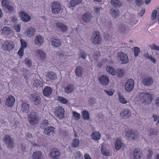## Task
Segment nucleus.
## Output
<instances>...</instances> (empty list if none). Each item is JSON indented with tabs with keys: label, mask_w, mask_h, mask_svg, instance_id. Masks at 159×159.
<instances>
[{
	"label": "nucleus",
	"mask_w": 159,
	"mask_h": 159,
	"mask_svg": "<svg viewBox=\"0 0 159 159\" xmlns=\"http://www.w3.org/2000/svg\"><path fill=\"white\" fill-rule=\"evenodd\" d=\"M82 116L84 119L88 120L89 118V113L87 111L84 110L83 111L82 113Z\"/></svg>",
	"instance_id": "nucleus-37"
},
{
	"label": "nucleus",
	"mask_w": 159,
	"mask_h": 159,
	"mask_svg": "<svg viewBox=\"0 0 159 159\" xmlns=\"http://www.w3.org/2000/svg\"><path fill=\"white\" fill-rule=\"evenodd\" d=\"M140 50L139 48L137 47H135L134 48V56L135 57H137L139 53L140 52Z\"/></svg>",
	"instance_id": "nucleus-49"
},
{
	"label": "nucleus",
	"mask_w": 159,
	"mask_h": 159,
	"mask_svg": "<svg viewBox=\"0 0 159 159\" xmlns=\"http://www.w3.org/2000/svg\"><path fill=\"white\" fill-rule=\"evenodd\" d=\"M2 33L5 34H10L11 31V29L8 27H4L2 30Z\"/></svg>",
	"instance_id": "nucleus-35"
},
{
	"label": "nucleus",
	"mask_w": 159,
	"mask_h": 159,
	"mask_svg": "<svg viewBox=\"0 0 159 159\" xmlns=\"http://www.w3.org/2000/svg\"><path fill=\"white\" fill-rule=\"evenodd\" d=\"M126 30L125 26V25L121 24L118 27V31L120 33L124 32Z\"/></svg>",
	"instance_id": "nucleus-42"
},
{
	"label": "nucleus",
	"mask_w": 159,
	"mask_h": 159,
	"mask_svg": "<svg viewBox=\"0 0 159 159\" xmlns=\"http://www.w3.org/2000/svg\"><path fill=\"white\" fill-rule=\"evenodd\" d=\"M139 134L136 131H133L132 134L133 139H137L138 137Z\"/></svg>",
	"instance_id": "nucleus-47"
},
{
	"label": "nucleus",
	"mask_w": 159,
	"mask_h": 159,
	"mask_svg": "<svg viewBox=\"0 0 159 159\" xmlns=\"http://www.w3.org/2000/svg\"><path fill=\"white\" fill-rule=\"evenodd\" d=\"M58 100L61 102L66 104L68 102L67 100L64 98L61 97H58Z\"/></svg>",
	"instance_id": "nucleus-46"
},
{
	"label": "nucleus",
	"mask_w": 159,
	"mask_h": 159,
	"mask_svg": "<svg viewBox=\"0 0 159 159\" xmlns=\"http://www.w3.org/2000/svg\"><path fill=\"white\" fill-rule=\"evenodd\" d=\"M152 117L154 118V121H156L157 120V123L159 124V116L157 115L154 114L152 115Z\"/></svg>",
	"instance_id": "nucleus-58"
},
{
	"label": "nucleus",
	"mask_w": 159,
	"mask_h": 159,
	"mask_svg": "<svg viewBox=\"0 0 159 159\" xmlns=\"http://www.w3.org/2000/svg\"><path fill=\"white\" fill-rule=\"evenodd\" d=\"M82 67L81 66H77L75 70V72L76 76L79 77L82 75Z\"/></svg>",
	"instance_id": "nucleus-34"
},
{
	"label": "nucleus",
	"mask_w": 159,
	"mask_h": 159,
	"mask_svg": "<svg viewBox=\"0 0 159 159\" xmlns=\"http://www.w3.org/2000/svg\"><path fill=\"white\" fill-rule=\"evenodd\" d=\"M80 141L78 139H75L72 143V147L74 148L77 147L79 145Z\"/></svg>",
	"instance_id": "nucleus-44"
},
{
	"label": "nucleus",
	"mask_w": 159,
	"mask_h": 159,
	"mask_svg": "<svg viewBox=\"0 0 159 159\" xmlns=\"http://www.w3.org/2000/svg\"><path fill=\"white\" fill-rule=\"evenodd\" d=\"M50 42L52 45L56 48L59 47L61 45V42L58 39L52 38L50 39Z\"/></svg>",
	"instance_id": "nucleus-18"
},
{
	"label": "nucleus",
	"mask_w": 159,
	"mask_h": 159,
	"mask_svg": "<svg viewBox=\"0 0 159 159\" xmlns=\"http://www.w3.org/2000/svg\"><path fill=\"white\" fill-rule=\"evenodd\" d=\"M101 41V37L100 33L97 31L94 32L91 37V42L95 44H99Z\"/></svg>",
	"instance_id": "nucleus-3"
},
{
	"label": "nucleus",
	"mask_w": 159,
	"mask_h": 159,
	"mask_svg": "<svg viewBox=\"0 0 159 159\" xmlns=\"http://www.w3.org/2000/svg\"><path fill=\"white\" fill-rule=\"evenodd\" d=\"M52 11L53 13H59L61 9L60 3L58 2H53L52 4Z\"/></svg>",
	"instance_id": "nucleus-8"
},
{
	"label": "nucleus",
	"mask_w": 159,
	"mask_h": 159,
	"mask_svg": "<svg viewBox=\"0 0 159 159\" xmlns=\"http://www.w3.org/2000/svg\"><path fill=\"white\" fill-rule=\"evenodd\" d=\"M110 3L112 7H119L122 6V4L118 0H111Z\"/></svg>",
	"instance_id": "nucleus-24"
},
{
	"label": "nucleus",
	"mask_w": 159,
	"mask_h": 159,
	"mask_svg": "<svg viewBox=\"0 0 159 159\" xmlns=\"http://www.w3.org/2000/svg\"><path fill=\"white\" fill-rule=\"evenodd\" d=\"M145 11V9H143L141 10V11L138 13L139 16L142 17L144 14Z\"/></svg>",
	"instance_id": "nucleus-63"
},
{
	"label": "nucleus",
	"mask_w": 159,
	"mask_h": 159,
	"mask_svg": "<svg viewBox=\"0 0 159 159\" xmlns=\"http://www.w3.org/2000/svg\"><path fill=\"white\" fill-rule=\"evenodd\" d=\"M79 56L82 58L85 59L87 57L86 54L83 51H82L80 53Z\"/></svg>",
	"instance_id": "nucleus-50"
},
{
	"label": "nucleus",
	"mask_w": 159,
	"mask_h": 159,
	"mask_svg": "<svg viewBox=\"0 0 159 159\" xmlns=\"http://www.w3.org/2000/svg\"><path fill=\"white\" fill-rule=\"evenodd\" d=\"M101 135L98 131H95L93 132L91 134L92 139L95 141L98 140L101 138Z\"/></svg>",
	"instance_id": "nucleus-27"
},
{
	"label": "nucleus",
	"mask_w": 159,
	"mask_h": 159,
	"mask_svg": "<svg viewBox=\"0 0 159 159\" xmlns=\"http://www.w3.org/2000/svg\"><path fill=\"white\" fill-rule=\"evenodd\" d=\"M42 153L40 151H37L33 153L32 155V159H41Z\"/></svg>",
	"instance_id": "nucleus-30"
},
{
	"label": "nucleus",
	"mask_w": 159,
	"mask_h": 159,
	"mask_svg": "<svg viewBox=\"0 0 159 159\" xmlns=\"http://www.w3.org/2000/svg\"><path fill=\"white\" fill-rule=\"evenodd\" d=\"M148 153L147 158V159H150L152 157L153 152L151 149H149L148 150Z\"/></svg>",
	"instance_id": "nucleus-55"
},
{
	"label": "nucleus",
	"mask_w": 159,
	"mask_h": 159,
	"mask_svg": "<svg viewBox=\"0 0 159 159\" xmlns=\"http://www.w3.org/2000/svg\"><path fill=\"white\" fill-rule=\"evenodd\" d=\"M52 90L51 88L49 86L46 87L43 90V95L46 97L50 96L52 93Z\"/></svg>",
	"instance_id": "nucleus-21"
},
{
	"label": "nucleus",
	"mask_w": 159,
	"mask_h": 159,
	"mask_svg": "<svg viewBox=\"0 0 159 159\" xmlns=\"http://www.w3.org/2000/svg\"><path fill=\"white\" fill-rule=\"evenodd\" d=\"M24 48H21L19 50L18 54L20 56H22L23 55Z\"/></svg>",
	"instance_id": "nucleus-62"
},
{
	"label": "nucleus",
	"mask_w": 159,
	"mask_h": 159,
	"mask_svg": "<svg viewBox=\"0 0 159 159\" xmlns=\"http://www.w3.org/2000/svg\"><path fill=\"white\" fill-rule=\"evenodd\" d=\"M25 62L29 67H30L32 66L31 60L28 58H26Z\"/></svg>",
	"instance_id": "nucleus-52"
},
{
	"label": "nucleus",
	"mask_w": 159,
	"mask_h": 159,
	"mask_svg": "<svg viewBox=\"0 0 159 159\" xmlns=\"http://www.w3.org/2000/svg\"><path fill=\"white\" fill-rule=\"evenodd\" d=\"M30 98L35 104L37 105L40 103V98L38 94L36 93L31 94Z\"/></svg>",
	"instance_id": "nucleus-15"
},
{
	"label": "nucleus",
	"mask_w": 159,
	"mask_h": 159,
	"mask_svg": "<svg viewBox=\"0 0 159 159\" xmlns=\"http://www.w3.org/2000/svg\"><path fill=\"white\" fill-rule=\"evenodd\" d=\"M3 141L7 145L8 147L10 148L13 147L14 142L13 139L10 135H5L3 139Z\"/></svg>",
	"instance_id": "nucleus-6"
},
{
	"label": "nucleus",
	"mask_w": 159,
	"mask_h": 159,
	"mask_svg": "<svg viewBox=\"0 0 159 159\" xmlns=\"http://www.w3.org/2000/svg\"><path fill=\"white\" fill-rule=\"evenodd\" d=\"M110 13L114 18H117L119 16V12L118 10H115L113 8H111L110 10Z\"/></svg>",
	"instance_id": "nucleus-31"
},
{
	"label": "nucleus",
	"mask_w": 159,
	"mask_h": 159,
	"mask_svg": "<svg viewBox=\"0 0 159 159\" xmlns=\"http://www.w3.org/2000/svg\"><path fill=\"white\" fill-rule=\"evenodd\" d=\"M155 104L156 105V107L159 108V96L156 98Z\"/></svg>",
	"instance_id": "nucleus-64"
},
{
	"label": "nucleus",
	"mask_w": 159,
	"mask_h": 159,
	"mask_svg": "<svg viewBox=\"0 0 159 159\" xmlns=\"http://www.w3.org/2000/svg\"><path fill=\"white\" fill-rule=\"evenodd\" d=\"M64 109L62 107H58L55 112L54 115L57 118L62 119L64 117Z\"/></svg>",
	"instance_id": "nucleus-7"
},
{
	"label": "nucleus",
	"mask_w": 159,
	"mask_h": 159,
	"mask_svg": "<svg viewBox=\"0 0 159 159\" xmlns=\"http://www.w3.org/2000/svg\"><path fill=\"white\" fill-rule=\"evenodd\" d=\"M20 16L21 20L25 22H28L30 19V17L24 11L21 12Z\"/></svg>",
	"instance_id": "nucleus-23"
},
{
	"label": "nucleus",
	"mask_w": 159,
	"mask_h": 159,
	"mask_svg": "<svg viewBox=\"0 0 159 159\" xmlns=\"http://www.w3.org/2000/svg\"><path fill=\"white\" fill-rule=\"evenodd\" d=\"M157 12L156 10H154L152 12L151 16V19L152 20H154L156 18Z\"/></svg>",
	"instance_id": "nucleus-56"
},
{
	"label": "nucleus",
	"mask_w": 159,
	"mask_h": 159,
	"mask_svg": "<svg viewBox=\"0 0 159 159\" xmlns=\"http://www.w3.org/2000/svg\"><path fill=\"white\" fill-rule=\"evenodd\" d=\"M28 120L31 125H35L38 123L39 117L38 114L34 112H32L28 115Z\"/></svg>",
	"instance_id": "nucleus-1"
},
{
	"label": "nucleus",
	"mask_w": 159,
	"mask_h": 159,
	"mask_svg": "<svg viewBox=\"0 0 159 159\" xmlns=\"http://www.w3.org/2000/svg\"><path fill=\"white\" fill-rule=\"evenodd\" d=\"M100 56V54L98 51H95L93 54V58L96 61L98 60V58Z\"/></svg>",
	"instance_id": "nucleus-39"
},
{
	"label": "nucleus",
	"mask_w": 159,
	"mask_h": 159,
	"mask_svg": "<svg viewBox=\"0 0 159 159\" xmlns=\"http://www.w3.org/2000/svg\"><path fill=\"white\" fill-rule=\"evenodd\" d=\"M36 53L39 57L42 59H43L46 57L45 54L43 51L38 49L36 51Z\"/></svg>",
	"instance_id": "nucleus-32"
},
{
	"label": "nucleus",
	"mask_w": 159,
	"mask_h": 159,
	"mask_svg": "<svg viewBox=\"0 0 159 159\" xmlns=\"http://www.w3.org/2000/svg\"><path fill=\"white\" fill-rule=\"evenodd\" d=\"M149 47L151 49H154L159 51V46L156 45L155 44L153 43L152 45H150Z\"/></svg>",
	"instance_id": "nucleus-48"
},
{
	"label": "nucleus",
	"mask_w": 159,
	"mask_h": 159,
	"mask_svg": "<svg viewBox=\"0 0 159 159\" xmlns=\"http://www.w3.org/2000/svg\"><path fill=\"white\" fill-rule=\"evenodd\" d=\"M20 42L21 45V48H26L27 46V44L26 42L22 39H20Z\"/></svg>",
	"instance_id": "nucleus-53"
},
{
	"label": "nucleus",
	"mask_w": 159,
	"mask_h": 159,
	"mask_svg": "<svg viewBox=\"0 0 159 159\" xmlns=\"http://www.w3.org/2000/svg\"><path fill=\"white\" fill-rule=\"evenodd\" d=\"M135 2L136 5L138 7H140L143 2V0H135Z\"/></svg>",
	"instance_id": "nucleus-54"
},
{
	"label": "nucleus",
	"mask_w": 159,
	"mask_h": 159,
	"mask_svg": "<svg viewBox=\"0 0 159 159\" xmlns=\"http://www.w3.org/2000/svg\"><path fill=\"white\" fill-rule=\"evenodd\" d=\"M100 83L103 85H106L109 84V77L106 75H102L99 79Z\"/></svg>",
	"instance_id": "nucleus-13"
},
{
	"label": "nucleus",
	"mask_w": 159,
	"mask_h": 159,
	"mask_svg": "<svg viewBox=\"0 0 159 159\" xmlns=\"http://www.w3.org/2000/svg\"><path fill=\"white\" fill-rule=\"evenodd\" d=\"M140 100L142 102L151 101L152 99V95L148 93L147 92H144L140 93L139 94Z\"/></svg>",
	"instance_id": "nucleus-2"
},
{
	"label": "nucleus",
	"mask_w": 159,
	"mask_h": 159,
	"mask_svg": "<svg viewBox=\"0 0 159 159\" xmlns=\"http://www.w3.org/2000/svg\"><path fill=\"white\" fill-rule=\"evenodd\" d=\"M143 84L146 86H150L153 83L152 79L149 77H147L143 80Z\"/></svg>",
	"instance_id": "nucleus-26"
},
{
	"label": "nucleus",
	"mask_w": 159,
	"mask_h": 159,
	"mask_svg": "<svg viewBox=\"0 0 159 159\" xmlns=\"http://www.w3.org/2000/svg\"><path fill=\"white\" fill-rule=\"evenodd\" d=\"M9 2L7 0H3L2 2V4L3 7L6 8L9 5Z\"/></svg>",
	"instance_id": "nucleus-45"
},
{
	"label": "nucleus",
	"mask_w": 159,
	"mask_h": 159,
	"mask_svg": "<svg viewBox=\"0 0 159 159\" xmlns=\"http://www.w3.org/2000/svg\"><path fill=\"white\" fill-rule=\"evenodd\" d=\"M142 151L139 148L134 149L133 151L134 159H140L142 156Z\"/></svg>",
	"instance_id": "nucleus-12"
},
{
	"label": "nucleus",
	"mask_w": 159,
	"mask_h": 159,
	"mask_svg": "<svg viewBox=\"0 0 159 159\" xmlns=\"http://www.w3.org/2000/svg\"><path fill=\"white\" fill-rule=\"evenodd\" d=\"M44 42V38L40 35L36 36L34 40V44L37 46H40Z\"/></svg>",
	"instance_id": "nucleus-11"
},
{
	"label": "nucleus",
	"mask_w": 159,
	"mask_h": 159,
	"mask_svg": "<svg viewBox=\"0 0 159 159\" xmlns=\"http://www.w3.org/2000/svg\"><path fill=\"white\" fill-rule=\"evenodd\" d=\"M81 0H71L70 5L72 7H74L78 4L81 3Z\"/></svg>",
	"instance_id": "nucleus-36"
},
{
	"label": "nucleus",
	"mask_w": 159,
	"mask_h": 159,
	"mask_svg": "<svg viewBox=\"0 0 159 159\" xmlns=\"http://www.w3.org/2000/svg\"><path fill=\"white\" fill-rule=\"evenodd\" d=\"M15 44L13 42L10 41H4L2 45V48L5 51H10L14 47Z\"/></svg>",
	"instance_id": "nucleus-4"
},
{
	"label": "nucleus",
	"mask_w": 159,
	"mask_h": 159,
	"mask_svg": "<svg viewBox=\"0 0 159 159\" xmlns=\"http://www.w3.org/2000/svg\"><path fill=\"white\" fill-rule=\"evenodd\" d=\"M134 80L130 79L128 80L125 84V89L128 92L132 91L134 86Z\"/></svg>",
	"instance_id": "nucleus-5"
},
{
	"label": "nucleus",
	"mask_w": 159,
	"mask_h": 159,
	"mask_svg": "<svg viewBox=\"0 0 159 159\" xmlns=\"http://www.w3.org/2000/svg\"><path fill=\"white\" fill-rule=\"evenodd\" d=\"M73 115L76 120H78L80 119V114L74 111L73 112Z\"/></svg>",
	"instance_id": "nucleus-57"
},
{
	"label": "nucleus",
	"mask_w": 159,
	"mask_h": 159,
	"mask_svg": "<svg viewBox=\"0 0 159 159\" xmlns=\"http://www.w3.org/2000/svg\"><path fill=\"white\" fill-rule=\"evenodd\" d=\"M118 58L119 59L121 63L126 64L129 62V59L127 56L122 52H120L118 53Z\"/></svg>",
	"instance_id": "nucleus-9"
},
{
	"label": "nucleus",
	"mask_w": 159,
	"mask_h": 159,
	"mask_svg": "<svg viewBox=\"0 0 159 159\" xmlns=\"http://www.w3.org/2000/svg\"><path fill=\"white\" fill-rule=\"evenodd\" d=\"M107 72H109L110 74H112V75H115L116 72L114 70L113 68L110 66H108L107 68Z\"/></svg>",
	"instance_id": "nucleus-38"
},
{
	"label": "nucleus",
	"mask_w": 159,
	"mask_h": 159,
	"mask_svg": "<svg viewBox=\"0 0 159 159\" xmlns=\"http://www.w3.org/2000/svg\"><path fill=\"white\" fill-rule=\"evenodd\" d=\"M122 144L123 143L121 142V140L119 139H117L115 143L116 149L117 150H119L121 148Z\"/></svg>",
	"instance_id": "nucleus-33"
},
{
	"label": "nucleus",
	"mask_w": 159,
	"mask_h": 159,
	"mask_svg": "<svg viewBox=\"0 0 159 159\" xmlns=\"http://www.w3.org/2000/svg\"><path fill=\"white\" fill-rule=\"evenodd\" d=\"M50 155L53 158L57 159L59 157L60 153L57 149L53 148L50 152Z\"/></svg>",
	"instance_id": "nucleus-14"
},
{
	"label": "nucleus",
	"mask_w": 159,
	"mask_h": 159,
	"mask_svg": "<svg viewBox=\"0 0 159 159\" xmlns=\"http://www.w3.org/2000/svg\"><path fill=\"white\" fill-rule=\"evenodd\" d=\"M101 153L103 155L106 156H107L109 154V151L105 148H103V146L102 147Z\"/></svg>",
	"instance_id": "nucleus-43"
},
{
	"label": "nucleus",
	"mask_w": 159,
	"mask_h": 159,
	"mask_svg": "<svg viewBox=\"0 0 159 159\" xmlns=\"http://www.w3.org/2000/svg\"><path fill=\"white\" fill-rule=\"evenodd\" d=\"M15 101L14 97L11 95H10L7 98L5 104L7 107H11L13 106Z\"/></svg>",
	"instance_id": "nucleus-10"
},
{
	"label": "nucleus",
	"mask_w": 159,
	"mask_h": 159,
	"mask_svg": "<svg viewBox=\"0 0 159 159\" xmlns=\"http://www.w3.org/2000/svg\"><path fill=\"white\" fill-rule=\"evenodd\" d=\"M60 134L63 136H66L68 135V132L65 130H61L60 131Z\"/></svg>",
	"instance_id": "nucleus-60"
},
{
	"label": "nucleus",
	"mask_w": 159,
	"mask_h": 159,
	"mask_svg": "<svg viewBox=\"0 0 159 159\" xmlns=\"http://www.w3.org/2000/svg\"><path fill=\"white\" fill-rule=\"evenodd\" d=\"M75 89V86L72 84H70L66 86L65 88V91L67 93H71Z\"/></svg>",
	"instance_id": "nucleus-25"
},
{
	"label": "nucleus",
	"mask_w": 159,
	"mask_h": 159,
	"mask_svg": "<svg viewBox=\"0 0 159 159\" xmlns=\"http://www.w3.org/2000/svg\"><path fill=\"white\" fill-rule=\"evenodd\" d=\"M132 132V131L131 130L127 131L125 133L126 136L128 138L131 137Z\"/></svg>",
	"instance_id": "nucleus-59"
},
{
	"label": "nucleus",
	"mask_w": 159,
	"mask_h": 159,
	"mask_svg": "<svg viewBox=\"0 0 159 159\" xmlns=\"http://www.w3.org/2000/svg\"><path fill=\"white\" fill-rule=\"evenodd\" d=\"M96 102V99L94 98H91L89 99L88 101V103L91 105H93Z\"/></svg>",
	"instance_id": "nucleus-51"
},
{
	"label": "nucleus",
	"mask_w": 159,
	"mask_h": 159,
	"mask_svg": "<svg viewBox=\"0 0 159 159\" xmlns=\"http://www.w3.org/2000/svg\"><path fill=\"white\" fill-rule=\"evenodd\" d=\"M57 78V75L55 73L52 72H50L48 73L46 76V82H48L50 80H53Z\"/></svg>",
	"instance_id": "nucleus-19"
},
{
	"label": "nucleus",
	"mask_w": 159,
	"mask_h": 159,
	"mask_svg": "<svg viewBox=\"0 0 159 159\" xmlns=\"http://www.w3.org/2000/svg\"><path fill=\"white\" fill-rule=\"evenodd\" d=\"M35 32L36 31L34 29L30 27L27 29L25 33L27 37L31 38L35 35Z\"/></svg>",
	"instance_id": "nucleus-17"
},
{
	"label": "nucleus",
	"mask_w": 159,
	"mask_h": 159,
	"mask_svg": "<svg viewBox=\"0 0 159 159\" xmlns=\"http://www.w3.org/2000/svg\"><path fill=\"white\" fill-rule=\"evenodd\" d=\"M49 124L48 121L47 120H43L42 123V127H43V125H44L45 126H47Z\"/></svg>",
	"instance_id": "nucleus-61"
},
{
	"label": "nucleus",
	"mask_w": 159,
	"mask_h": 159,
	"mask_svg": "<svg viewBox=\"0 0 159 159\" xmlns=\"http://www.w3.org/2000/svg\"><path fill=\"white\" fill-rule=\"evenodd\" d=\"M149 134L150 136L152 135H157L158 133V130L153 128H150L149 130Z\"/></svg>",
	"instance_id": "nucleus-40"
},
{
	"label": "nucleus",
	"mask_w": 159,
	"mask_h": 159,
	"mask_svg": "<svg viewBox=\"0 0 159 159\" xmlns=\"http://www.w3.org/2000/svg\"><path fill=\"white\" fill-rule=\"evenodd\" d=\"M55 128L52 126H49L45 129L44 133L47 135H49L51 133L55 131Z\"/></svg>",
	"instance_id": "nucleus-29"
},
{
	"label": "nucleus",
	"mask_w": 159,
	"mask_h": 159,
	"mask_svg": "<svg viewBox=\"0 0 159 159\" xmlns=\"http://www.w3.org/2000/svg\"><path fill=\"white\" fill-rule=\"evenodd\" d=\"M119 101L123 104H125L127 103V101L126 100L124 97L120 93L119 94Z\"/></svg>",
	"instance_id": "nucleus-41"
},
{
	"label": "nucleus",
	"mask_w": 159,
	"mask_h": 159,
	"mask_svg": "<svg viewBox=\"0 0 159 159\" xmlns=\"http://www.w3.org/2000/svg\"><path fill=\"white\" fill-rule=\"evenodd\" d=\"M29 105L27 103L25 102L21 104V111L23 112L26 113L29 111Z\"/></svg>",
	"instance_id": "nucleus-28"
},
{
	"label": "nucleus",
	"mask_w": 159,
	"mask_h": 159,
	"mask_svg": "<svg viewBox=\"0 0 159 159\" xmlns=\"http://www.w3.org/2000/svg\"><path fill=\"white\" fill-rule=\"evenodd\" d=\"M92 16L89 13H86L82 16L83 20L84 22L88 23L92 18Z\"/></svg>",
	"instance_id": "nucleus-22"
},
{
	"label": "nucleus",
	"mask_w": 159,
	"mask_h": 159,
	"mask_svg": "<svg viewBox=\"0 0 159 159\" xmlns=\"http://www.w3.org/2000/svg\"><path fill=\"white\" fill-rule=\"evenodd\" d=\"M56 26L63 32H66L68 30V27L63 23L57 22L56 23Z\"/></svg>",
	"instance_id": "nucleus-20"
},
{
	"label": "nucleus",
	"mask_w": 159,
	"mask_h": 159,
	"mask_svg": "<svg viewBox=\"0 0 159 159\" xmlns=\"http://www.w3.org/2000/svg\"><path fill=\"white\" fill-rule=\"evenodd\" d=\"M121 117L123 118L126 119L131 115L130 111L128 109H125L122 111L120 113Z\"/></svg>",
	"instance_id": "nucleus-16"
}]
</instances>
